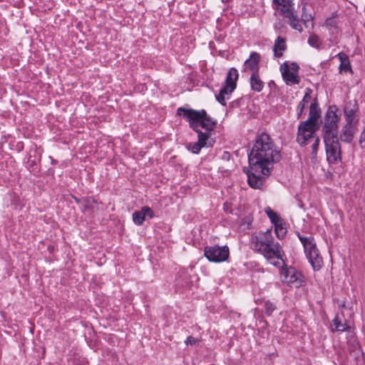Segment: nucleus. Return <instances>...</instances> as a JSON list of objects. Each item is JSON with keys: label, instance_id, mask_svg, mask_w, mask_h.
<instances>
[{"label": "nucleus", "instance_id": "5701e85b", "mask_svg": "<svg viewBox=\"0 0 365 365\" xmlns=\"http://www.w3.org/2000/svg\"><path fill=\"white\" fill-rule=\"evenodd\" d=\"M333 324L336 331H344L349 329V326L346 322H342L341 317L337 314L333 320Z\"/></svg>", "mask_w": 365, "mask_h": 365}, {"label": "nucleus", "instance_id": "cd10ccee", "mask_svg": "<svg viewBox=\"0 0 365 365\" xmlns=\"http://www.w3.org/2000/svg\"><path fill=\"white\" fill-rule=\"evenodd\" d=\"M264 307L265 314L267 316H271L273 312L277 309L276 305L269 300H267L264 302Z\"/></svg>", "mask_w": 365, "mask_h": 365}, {"label": "nucleus", "instance_id": "c85d7f7f", "mask_svg": "<svg viewBox=\"0 0 365 365\" xmlns=\"http://www.w3.org/2000/svg\"><path fill=\"white\" fill-rule=\"evenodd\" d=\"M133 220L134 223L138 225H143V223L145 220V217L143 215V213H142L140 210L133 212Z\"/></svg>", "mask_w": 365, "mask_h": 365}, {"label": "nucleus", "instance_id": "a878e982", "mask_svg": "<svg viewBox=\"0 0 365 365\" xmlns=\"http://www.w3.org/2000/svg\"><path fill=\"white\" fill-rule=\"evenodd\" d=\"M307 43L309 46L316 48H319L322 44L319 36L314 34H312L309 36Z\"/></svg>", "mask_w": 365, "mask_h": 365}, {"label": "nucleus", "instance_id": "0eeeda50", "mask_svg": "<svg viewBox=\"0 0 365 365\" xmlns=\"http://www.w3.org/2000/svg\"><path fill=\"white\" fill-rule=\"evenodd\" d=\"M299 66L296 62H292L290 64L284 62L279 66L283 81L287 86L299 83Z\"/></svg>", "mask_w": 365, "mask_h": 365}, {"label": "nucleus", "instance_id": "b1692460", "mask_svg": "<svg viewBox=\"0 0 365 365\" xmlns=\"http://www.w3.org/2000/svg\"><path fill=\"white\" fill-rule=\"evenodd\" d=\"M238 78V71L237 69L230 68V93H232L236 88L235 81Z\"/></svg>", "mask_w": 365, "mask_h": 365}, {"label": "nucleus", "instance_id": "f03ea898", "mask_svg": "<svg viewBox=\"0 0 365 365\" xmlns=\"http://www.w3.org/2000/svg\"><path fill=\"white\" fill-rule=\"evenodd\" d=\"M251 244L253 249L263 255L269 263L278 267L284 266V251L280 244L274 241L270 230L252 235Z\"/></svg>", "mask_w": 365, "mask_h": 365}, {"label": "nucleus", "instance_id": "2f4dec72", "mask_svg": "<svg viewBox=\"0 0 365 365\" xmlns=\"http://www.w3.org/2000/svg\"><path fill=\"white\" fill-rule=\"evenodd\" d=\"M140 211L142 213H143V215L145 217V216H149L150 218H152L154 216L153 210L148 206L143 207L141 208Z\"/></svg>", "mask_w": 365, "mask_h": 365}, {"label": "nucleus", "instance_id": "ddd939ff", "mask_svg": "<svg viewBox=\"0 0 365 365\" xmlns=\"http://www.w3.org/2000/svg\"><path fill=\"white\" fill-rule=\"evenodd\" d=\"M356 125L355 123H346L345 125H344L340 135L341 140L346 143H350L352 140L356 130Z\"/></svg>", "mask_w": 365, "mask_h": 365}, {"label": "nucleus", "instance_id": "9b49d317", "mask_svg": "<svg viewBox=\"0 0 365 365\" xmlns=\"http://www.w3.org/2000/svg\"><path fill=\"white\" fill-rule=\"evenodd\" d=\"M197 135L198 141L189 145V149L195 154H197L202 148L212 146L213 143L208 132H199Z\"/></svg>", "mask_w": 365, "mask_h": 365}, {"label": "nucleus", "instance_id": "c756f323", "mask_svg": "<svg viewBox=\"0 0 365 365\" xmlns=\"http://www.w3.org/2000/svg\"><path fill=\"white\" fill-rule=\"evenodd\" d=\"M252 219L250 217H246L240 225V229L242 231H245L251 228Z\"/></svg>", "mask_w": 365, "mask_h": 365}, {"label": "nucleus", "instance_id": "f8f14e48", "mask_svg": "<svg viewBox=\"0 0 365 365\" xmlns=\"http://www.w3.org/2000/svg\"><path fill=\"white\" fill-rule=\"evenodd\" d=\"M274 4H276L277 9L279 14L286 17L293 13V3L291 0H273Z\"/></svg>", "mask_w": 365, "mask_h": 365}, {"label": "nucleus", "instance_id": "4468645a", "mask_svg": "<svg viewBox=\"0 0 365 365\" xmlns=\"http://www.w3.org/2000/svg\"><path fill=\"white\" fill-rule=\"evenodd\" d=\"M358 110V106L356 103L351 105H346L344 110V115L346 119V123H355L356 124L358 122V119H356L355 115L356 111Z\"/></svg>", "mask_w": 365, "mask_h": 365}, {"label": "nucleus", "instance_id": "7ed1b4c3", "mask_svg": "<svg viewBox=\"0 0 365 365\" xmlns=\"http://www.w3.org/2000/svg\"><path fill=\"white\" fill-rule=\"evenodd\" d=\"M177 114L185 118L188 121L190 126L197 134H199V132H202L200 130V128H204L205 132H208L210 135V131L214 128L216 123L207 115L205 110H196L181 107L178 108Z\"/></svg>", "mask_w": 365, "mask_h": 365}, {"label": "nucleus", "instance_id": "9d476101", "mask_svg": "<svg viewBox=\"0 0 365 365\" xmlns=\"http://www.w3.org/2000/svg\"><path fill=\"white\" fill-rule=\"evenodd\" d=\"M205 255L210 262H221L228 258V248L226 246L205 247Z\"/></svg>", "mask_w": 365, "mask_h": 365}, {"label": "nucleus", "instance_id": "393cba45", "mask_svg": "<svg viewBox=\"0 0 365 365\" xmlns=\"http://www.w3.org/2000/svg\"><path fill=\"white\" fill-rule=\"evenodd\" d=\"M275 233L279 239H283L287 234V229L283 226L282 221L274 225Z\"/></svg>", "mask_w": 365, "mask_h": 365}, {"label": "nucleus", "instance_id": "bb28decb", "mask_svg": "<svg viewBox=\"0 0 365 365\" xmlns=\"http://www.w3.org/2000/svg\"><path fill=\"white\" fill-rule=\"evenodd\" d=\"M265 212H266L267 216L269 217V218L270 219L271 222L274 225L282 221V219L279 217V215L275 212L272 210L269 207L266 209Z\"/></svg>", "mask_w": 365, "mask_h": 365}, {"label": "nucleus", "instance_id": "72a5a7b5", "mask_svg": "<svg viewBox=\"0 0 365 365\" xmlns=\"http://www.w3.org/2000/svg\"><path fill=\"white\" fill-rule=\"evenodd\" d=\"M91 202H95V200L93 198H86L83 201V207L84 209H87L91 207L90 204Z\"/></svg>", "mask_w": 365, "mask_h": 365}, {"label": "nucleus", "instance_id": "473e14b6", "mask_svg": "<svg viewBox=\"0 0 365 365\" xmlns=\"http://www.w3.org/2000/svg\"><path fill=\"white\" fill-rule=\"evenodd\" d=\"M324 25L329 29H336L337 27L336 22L333 18L327 19L324 23Z\"/></svg>", "mask_w": 365, "mask_h": 365}, {"label": "nucleus", "instance_id": "a211bd4d", "mask_svg": "<svg viewBox=\"0 0 365 365\" xmlns=\"http://www.w3.org/2000/svg\"><path fill=\"white\" fill-rule=\"evenodd\" d=\"M312 91L310 88H307L305 94L302 98V100L299 102L297 106V118H301L302 115L304 113V108L307 106V104L312 100Z\"/></svg>", "mask_w": 365, "mask_h": 365}, {"label": "nucleus", "instance_id": "c9c22d12", "mask_svg": "<svg viewBox=\"0 0 365 365\" xmlns=\"http://www.w3.org/2000/svg\"><path fill=\"white\" fill-rule=\"evenodd\" d=\"M242 101V99H237L236 101H232L231 103H230V107L235 108L240 106V103Z\"/></svg>", "mask_w": 365, "mask_h": 365}, {"label": "nucleus", "instance_id": "39448f33", "mask_svg": "<svg viewBox=\"0 0 365 365\" xmlns=\"http://www.w3.org/2000/svg\"><path fill=\"white\" fill-rule=\"evenodd\" d=\"M339 109L335 106H329L324 119L323 133L324 136L336 135L338 133V122L340 118V113Z\"/></svg>", "mask_w": 365, "mask_h": 365}, {"label": "nucleus", "instance_id": "1a4fd4ad", "mask_svg": "<svg viewBox=\"0 0 365 365\" xmlns=\"http://www.w3.org/2000/svg\"><path fill=\"white\" fill-rule=\"evenodd\" d=\"M318 126L312 125L308 122H302L298 127L297 142L302 146L306 145L309 139L313 138L314 134L317 130Z\"/></svg>", "mask_w": 365, "mask_h": 365}, {"label": "nucleus", "instance_id": "7c9ffc66", "mask_svg": "<svg viewBox=\"0 0 365 365\" xmlns=\"http://www.w3.org/2000/svg\"><path fill=\"white\" fill-rule=\"evenodd\" d=\"M319 144V139L317 137L314 140V143L312 145V158H315L317 157V150Z\"/></svg>", "mask_w": 365, "mask_h": 365}, {"label": "nucleus", "instance_id": "f257e3e1", "mask_svg": "<svg viewBox=\"0 0 365 365\" xmlns=\"http://www.w3.org/2000/svg\"><path fill=\"white\" fill-rule=\"evenodd\" d=\"M280 151L270 135L262 132L253 141L248 154L247 182L254 189H262L265 179L271 175L274 164L281 159Z\"/></svg>", "mask_w": 365, "mask_h": 365}, {"label": "nucleus", "instance_id": "dca6fc26", "mask_svg": "<svg viewBox=\"0 0 365 365\" xmlns=\"http://www.w3.org/2000/svg\"><path fill=\"white\" fill-rule=\"evenodd\" d=\"M320 117V110L317 108V104L314 101L311 103L309 107V118L304 122H308L309 124L316 125L317 126V120Z\"/></svg>", "mask_w": 365, "mask_h": 365}, {"label": "nucleus", "instance_id": "412c9836", "mask_svg": "<svg viewBox=\"0 0 365 365\" xmlns=\"http://www.w3.org/2000/svg\"><path fill=\"white\" fill-rule=\"evenodd\" d=\"M228 73L225 79L224 86L222 87L220 90V92L215 95L217 101L221 103L222 106L226 105V101L225 98V95L228 93Z\"/></svg>", "mask_w": 365, "mask_h": 365}, {"label": "nucleus", "instance_id": "2eb2a0df", "mask_svg": "<svg viewBox=\"0 0 365 365\" xmlns=\"http://www.w3.org/2000/svg\"><path fill=\"white\" fill-rule=\"evenodd\" d=\"M338 58L340 61V65L339 66V73H353L351 66L350 64L349 56L344 53H339L337 55Z\"/></svg>", "mask_w": 365, "mask_h": 365}, {"label": "nucleus", "instance_id": "aec40b11", "mask_svg": "<svg viewBox=\"0 0 365 365\" xmlns=\"http://www.w3.org/2000/svg\"><path fill=\"white\" fill-rule=\"evenodd\" d=\"M286 49L285 40L281 36H278L274 46V55L276 58H281L283 56V51Z\"/></svg>", "mask_w": 365, "mask_h": 365}, {"label": "nucleus", "instance_id": "f704fd0d", "mask_svg": "<svg viewBox=\"0 0 365 365\" xmlns=\"http://www.w3.org/2000/svg\"><path fill=\"white\" fill-rule=\"evenodd\" d=\"M197 341V339L192 337L188 336L185 341L186 344H194Z\"/></svg>", "mask_w": 365, "mask_h": 365}, {"label": "nucleus", "instance_id": "4be33fe9", "mask_svg": "<svg viewBox=\"0 0 365 365\" xmlns=\"http://www.w3.org/2000/svg\"><path fill=\"white\" fill-rule=\"evenodd\" d=\"M284 18L287 19V22L292 29L297 30L299 32L302 31V25L300 24L297 15H295L294 12Z\"/></svg>", "mask_w": 365, "mask_h": 365}, {"label": "nucleus", "instance_id": "f3484780", "mask_svg": "<svg viewBox=\"0 0 365 365\" xmlns=\"http://www.w3.org/2000/svg\"><path fill=\"white\" fill-rule=\"evenodd\" d=\"M259 55L256 52H252L250 58L245 62V67L253 72H258L259 61Z\"/></svg>", "mask_w": 365, "mask_h": 365}, {"label": "nucleus", "instance_id": "6e6552de", "mask_svg": "<svg viewBox=\"0 0 365 365\" xmlns=\"http://www.w3.org/2000/svg\"><path fill=\"white\" fill-rule=\"evenodd\" d=\"M281 279L282 282L297 288L303 286L305 282L302 274L293 267L282 269Z\"/></svg>", "mask_w": 365, "mask_h": 365}, {"label": "nucleus", "instance_id": "423d86ee", "mask_svg": "<svg viewBox=\"0 0 365 365\" xmlns=\"http://www.w3.org/2000/svg\"><path fill=\"white\" fill-rule=\"evenodd\" d=\"M327 159L329 163L336 164L341 160V147L336 135L324 136Z\"/></svg>", "mask_w": 365, "mask_h": 365}, {"label": "nucleus", "instance_id": "20e7f679", "mask_svg": "<svg viewBox=\"0 0 365 365\" xmlns=\"http://www.w3.org/2000/svg\"><path fill=\"white\" fill-rule=\"evenodd\" d=\"M297 236L303 245L305 255L314 270H319L323 266V259L312 236Z\"/></svg>", "mask_w": 365, "mask_h": 365}, {"label": "nucleus", "instance_id": "6ab92c4d", "mask_svg": "<svg viewBox=\"0 0 365 365\" xmlns=\"http://www.w3.org/2000/svg\"><path fill=\"white\" fill-rule=\"evenodd\" d=\"M251 88L253 91L260 92L264 88V82L260 79L258 72H253L250 78Z\"/></svg>", "mask_w": 365, "mask_h": 365}]
</instances>
